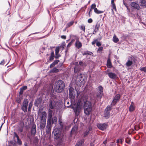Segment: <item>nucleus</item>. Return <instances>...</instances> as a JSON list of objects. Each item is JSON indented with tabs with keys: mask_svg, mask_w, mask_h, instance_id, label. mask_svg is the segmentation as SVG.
Here are the masks:
<instances>
[{
	"mask_svg": "<svg viewBox=\"0 0 146 146\" xmlns=\"http://www.w3.org/2000/svg\"><path fill=\"white\" fill-rule=\"evenodd\" d=\"M84 101V113L87 115H89L91 112L92 106L91 103L88 101H84V98H82L79 100L77 105L74 104L72 107L76 115L79 114L82 107V102Z\"/></svg>",
	"mask_w": 146,
	"mask_h": 146,
	"instance_id": "nucleus-1",
	"label": "nucleus"
},
{
	"mask_svg": "<svg viewBox=\"0 0 146 146\" xmlns=\"http://www.w3.org/2000/svg\"><path fill=\"white\" fill-rule=\"evenodd\" d=\"M65 87L64 82L61 80L57 81L54 86V90L57 92H61L64 89Z\"/></svg>",
	"mask_w": 146,
	"mask_h": 146,
	"instance_id": "nucleus-2",
	"label": "nucleus"
},
{
	"mask_svg": "<svg viewBox=\"0 0 146 146\" xmlns=\"http://www.w3.org/2000/svg\"><path fill=\"white\" fill-rule=\"evenodd\" d=\"M57 102V100L56 98H52L49 102V106L50 109H53L56 106Z\"/></svg>",
	"mask_w": 146,
	"mask_h": 146,
	"instance_id": "nucleus-3",
	"label": "nucleus"
},
{
	"mask_svg": "<svg viewBox=\"0 0 146 146\" xmlns=\"http://www.w3.org/2000/svg\"><path fill=\"white\" fill-rule=\"evenodd\" d=\"M83 76L82 74L78 75L75 80V82L77 86H80L82 82L83 81Z\"/></svg>",
	"mask_w": 146,
	"mask_h": 146,
	"instance_id": "nucleus-4",
	"label": "nucleus"
},
{
	"mask_svg": "<svg viewBox=\"0 0 146 146\" xmlns=\"http://www.w3.org/2000/svg\"><path fill=\"white\" fill-rule=\"evenodd\" d=\"M120 97V95L117 94L115 95L114 98L113 100L111 102V105L114 106L119 100Z\"/></svg>",
	"mask_w": 146,
	"mask_h": 146,
	"instance_id": "nucleus-5",
	"label": "nucleus"
},
{
	"mask_svg": "<svg viewBox=\"0 0 146 146\" xmlns=\"http://www.w3.org/2000/svg\"><path fill=\"white\" fill-rule=\"evenodd\" d=\"M55 136V139H58L60 136V134L58 129H55L53 132Z\"/></svg>",
	"mask_w": 146,
	"mask_h": 146,
	"instance_id": "nucleus-6",
	"label": "nucleus"
},
{
	"mask_svg": "<svg viewBox=\"0 0 146 146\" xmlns=\"http://www.w3.org/2000/svg\"><path fill=\"white\" fill-rule=\"evenodd\" d=\"M27 100H26L23 102V104L22 107L23 110L25 112L27 111Z\"/></svg>",
	"mask_w": 146,
	"mask_h": 146,
	"instance_id": "nucleus-7",
	"label": "nucleus"
},
{
	"mask_svg": "<svg viewBox=\"0 0 146 146\" xmlns=\"http://www.w3.org/2000/svg\"><path fill=\"white\" fill-rule=\"evenodd\" d=\"M107 125L105 123L98 124L97 125L98 128L101 130H103L106 129L107 127Z\"/></svg>",
	"mask_w": 146,
	"mask_h": 146,
	"instance_id": "nucleus-8",
	"label": "nucleus"
},
{
	"mask_svg": "<svg viewBox=\"0 0 146 146\" xmlns=\"http://www.w3.org/2000/svg\"><path fill=\"white\" fill-rule=\"evenodd\" d=\"M40 120H46V113L45 111H42L40 113Z\"/></svg>",
	"mask_w": 146,
	"mask_h": 146,
	"instance_id": "nucleus-9",
	"label": "nucleus"
},
{
	"mask_svg": "<svg viewBox=\"0 0 146 146\" xmlns=\"http://www.w3.org/2000/svg\"><path fill=\"white\" fill-rule=\"evenodd\" d=\"M14 138L15 139V143L17 142V141H16V139H15V138H16L17 139V143L19 145L21 144V140L19 139L18 135L15 132L14 133Z\"/></svg>",
	"mask_w": 146,
	"mask_h": 146,
	"instance_id": "nucleus-10",
	"label": "nucleus"
},
{
	"mask_svg": "<svg viewBox=\"0 0 146 146\" xmlns=\"http://www.w3.org/2000/svg\"><path fill=\"white\" fill-rule=\"evenodd\" d=\"M75 64L76 65V66L74 68V71L75 73H76L79 72L80 70V66L78 64V62H77L75 63Z\"/></svg>",
	"mask_w": 146,
	"mask_h": 146,
	"instance_id": "nucleus-11",
	"label": "nucleus"
},
{
	"mask_svg": "<svg viewBox=\"0 0 146 146\" xmlns=\"http://www.w3.org/2000/svg\"><path fill=\"white\" fill-rule=\"evenodd\" d=\"M108 76L111 79H115L117 78V75L113 72H109L108 74Z\"/></svg>",
	"mask_w": 146,
	"mask_h": 146,
	"instance_id": "nucleus-12",
	"label": "nucleus"
},
{
	"mask_svg": "<svg viewBox=\"0 0 146 146\" xmlns=\"http://www.w3.org/2000/svg\"><path fill=\"white\" fill-rule=\"evenodd\" d=\"M46 120H40V127L41 129H43L45 127Z\"/></svg>",
	"mask_w": 146,
	"mask_h": 146,
	"instance_id": "nucleus-13",
	"label": "nucleus"
},
{
	"mask_svg": "<svg viewBox=\"0 0 146 146\" xmlns=\"http://www.w3.org/2000/svg\"><path fill=\"white\" fill-rule=\"evenodd\" d=\"M36 126L35 124H33L32 127L31 129V134L34 135H35L36 133Z\"/></svg>",
	"mask_w": 146,
	"mask_h": 146,
	"instance_id": "nucleus-14",
	"label": "nucleus"
},
{
	"mask_svg": "<svg viewBox=\"0 0 146 146\" xmlns=\"http://www.w3.org/2000/svg\"><path fill=\"white\" fill-rule=\"evenodd\" d=\"M46 128L48 131H50L51 129V120L47 119Z\"/></svg>",
	"mask_w": 146,
	"mask_h": 146,
	"instance_id": "nucleus-15",
	"label": "nucleus"
},
{
	"mask_svg": "<svg viewBox=\"0 0 146 146\" xmlns=\"http://www.w3.org/2000/svg\"><path fill=\"white\" fill-rule=\"evenodd\" d=\"M131 6L137 9H140V7L139 4L134 2L131 3Z\"/></svg>",
	"mask_w": 146,
	"mask_h": 146,
	"instance_id": "nucleus-16",
	"label": "nucleus"
},
{
	"mask_svg": "<svg viewBox=\"0 0 146 146\" xmlns=\"http://www.w3.org/2000/svg\"><path fill=\"white\" fill-rule=\"evenodd\" d=\"M135 109L134 103L133 102H131V104L130 105L129 109V111L130 112L133 111Z\"/></svg>",
	"mask_w": 146,
	"mask_h": 146,
	"instance_id": "nucleus-17",
	"label": "nucleus"
},
{
	"mask_svg": "<svg viewBox=\"0 0 146 146\" xmlns=\"http://www.w3.org/2000/svg\"><path fill=\"white\" fill-rule=\"evenodd\" d=\"M75 45L76 47L78 49L80 48L82 46L81 43L78 40L76 41Z\"/></svg>",
	"mask_w": 146,
	"mask_h": 146,
	"instance_id": "nucleus-18",
	"label": "nucleus"
},
{
	"mask_svg": "<svg viewBox=\"0 0 146 146\" xmlns=\"http://www.w3.org/2000/svg\"><path fill=\"white\" fill-rule=\"evenodd\" d=\"M52 111L51 110H49V112L48 114V117L47 119L51 120L52 118Z\"/></svg>",
	"mask_w": 146,
	"mask_h": 146,
	"instance_id": "nucleus-19",
	"label": "nucleus"
},
{
	"mask_svg": "<svg viewBox=\"0 0 146 146\" xmlns=\"http://www.w3.org/2000/svg\"><path fill=\"white\" fill-rule=\"evenodd\" d=\"M78 129V127L77 126H75L72 129L71 131V133L72 134H73L75 133L77 131Z\"/></svg>",
	"mask_w": 146,
	"mask_h": 146,
	"instance_id": "nucleus-20",
	"label": "nucleus"
},
{
	"mask_svg": "<svg viewBox=\"0 0 146 146\" xmlns=\"http://www.w3.org/2000/svg\"><path fill=\"white\" fill-rule=\"evenodd\" d=\"M107 66L108 68H111L112 67V66L110 58H108L107 61Z\"/></svg>",
	"mask_w": 146,
	"mask_h": 146,
	"instance_id": "nucleus-21",
	"label": "nucleus"
},
{
	"mask_svg": "<svg viewBox=\"0 0 146 146\" xmlns=\"http://www.w3.org/2000/svg\"><path fill=\"white\" fill-rule=\"evenodd\" d=\"M70 98L71 99H74L75 96V93L74 92L72 93L69 94Z\"/></svg>",
	"mask_w": 146,
	"mask_h": 146,
	"instance_id": "nucleus-22",
	"label": "nucleus"
},
{
	"mask_svg": "<svg viewBox=\"0 0 146 146\" xmlns=\"http://www.w3.org/2000/svg\"><path fill=\"white\" fill-rule=\"evenodd\" d=\"M57 118L56 116L53 117L51 119V123H57Z\"/></svg>",
	"mask_w": 146,
	"mask_h": 146,
	"instance_id": "nucleus-23",
	"label": "nucleus"
},
{
	"mask_svg": "<svg viewBox=\"0 0 146 146\" xmlns=\"http://www.w3.org/2000/svg\"><path fill=\"white\" fill-rule=\"evenodd\" d=\"M133 64V62L130 60H128L126 63V66L127 67H129L132 65Z\"/></svg>",
	"mask_w": 146,
	"mask_h": 146,
	"instance_id": "nucleus-24",
	"label": "nucleus"
},
{
	"mask_svg": "<svg viewBox=\"0 0 146 146\" xmlns=\"http://www.w3.org/2000/svg\"><path fill=\"white\" fill-rule=\"evenodd\" d=\"M27 118H24L23 120V124L24 126L27 129Z\"/></svg>",
	"mask_w": 146,
	"mask_h": 146,
	"instance_id": "nucleus-25",
	"label": "nucleus"
},
{
	"mask_svg": "<svg viewBox=\"0 0 146 146\" xmlns=\"http://www.w3.org/2000/svg\"><path fill=\"white\" fill-rule=\"evenodd\" d=\"M84 143L83 140H80L76 143L75 146H82Z\"/></svg>",
	"mask_w": 146,
	"mask_h": 146,
	"instance_id": "nucleus-26",
	"label": "nucleus"
},
{
	"mask_svg": "<svg viewBox=\"0 0 146 146\" xmlns=\"http://www.w3.org/2000/svg\"><path fill=\"white\" fill-rule=\"evenodd\" d=\"M140 3L141 6L146 7V0H141Z\"/></svg>",
	"mask_w": 146,
	"mask_h": 146,
	"instance_id": "nucleus-27",
	"label": "nucleus"
},
{
	"mask_svg": "<svg viewBox=\"0 0 146 146\" xmlns=\"http://www.w3.org/2000/svg\"><path fill=\"white\" fill-rule=\"evenodd\" d=\"M27 89V86H24L20 89V92H19V94L21 95L23 93L24 90H25Z\"/></svg>",
	"mask_w": 146,
	"mask_h": 146,
	"instance_id": "nucleus-28",
	"label": "nucleus"
},
{
	"mask_svg": "<svg viewBox=\"0 0 146 146\" xmlns=\"http://www.w3.org/2000/svg\"><path fill=\"white\" fill-rule=\"evenodd\" d=\"M113 41L115 43H117L119 41L118 38L117 37L115 34H114L113 37Z\"/></svg>",
	"mask_w": 146,
	"mask_h": 146,
	"instance_id": "nucleus-29",
	"label": "nucleus"
},
{
	"mask_svg": "<svg viewBox=\"0 0 146 146\" xmlns=\"http://www.w3.org/2000/svg\"><path fill=\"white\" fill-rule=\"evenodd\" d=\"M98 93H102L103 92V88L101 86H100L98 87Z\"/></svg>",
	"mask_w": 146,
	"mask_h": 146,
	"instance_id": "nucleus-30",
	"label": "nucleus"
},
{
	"mask_svg": "<svg viewBox=\"0 0 146 146\" xmlns=\"http://www.w3.org/2000/svg\"><path fill=\"white\" fill-rule=\"evenodd\" d=\"M100 27V25H96L95 27V28L93 34H94V33H96L97 32L99 29Z\"/></svg>",
	"mask_w": 146,
	"mask_h": 146,
	"instance_id": "nucleus-31",
	"label": "nucleus"
},
{
	"mask_svg": "<svg viewBox=\"0 0 146 146\" xmlns=\"http://www.w3.org/2000/svg\"><path fill=\"white\" fill-rule=\"evenodd\" d=\"M54 51H52L51 52V55L50 57V60H52L54 59Z\"/></svg>",
	"mask_w": 146,
	"mask_h": 146,
	"instance_id": "nucleus-32",
	"label": "nucleus"
},
{
	"mask_svg": "<svg viewBox=\"0 0 146 146\" xmlns=\"http://www.w3.org/2000/svg\"><path fill=\"white\" fill-rule=\"evenodd\" d=\"M102 38V37H101L100 38H98L97 39H95L92 42V45H94L97 42L98 40H100Z\"/></svg>",
	"mask_w": 146,
	"mask_h": 146,
	"instance_id": "nucleus-33",
	"label": "nucleus"
},
{
	"mask_svg": "<svg viewBox=\"0 0 146 146\" xmlns=\"http://www.w3.org/2000/svg\"><path fill=\"white\" fill-rule=\"evenodd\" d=\"M94 12L97 14L101 13L103 12V11L98 10L97 8H95V9H94Z\"/></svg>",
	"mask_w": 146,
	"mask_h": 146,
	"instance_id": "nucleus-34",
	"label": "nucleus"
},
{
	"mask_svg": "<svg viewBox=\"0 0 146 146\" xmlns=\"http://www.w3.org/2000/svg\"><path fill=\"white\" fill-rule=\"evenodd\" d=\"M92 54V53L91 52H90L88 51H85L83 53V55H86V54H89L90 55H91Z\"/></svg>",
	"mask_w": 146,
	"mask_h": 146,
	"instance_id": "nucleus-35",
	"label": "nucleus"
},
{
	"mask_svg": "<svg viewBox=\"0 0 146 146\" xmlns=\"http://www.w3.org/2000/svg\"><path fill=\"white\" fill-rule=\"evenodd\" d=\"M103 95V94L102 93H98L97 94L96 96L97 98H101L102 97V96Z\"/></svg>",
	"mask_w": 146,
	"mask_h": 146,
	"instance_id": "nucleus-36",
	"label": "nucleus"
},
{
	"mask_svg": "<svg viewBox=\"0 0 146 146\" xmlns=\"http://www.w3.org/2000/svg\"><path fill=\"white\" fill-rule=\"evenodd\" d=\"M110 113L109 111H106L105 110L104 112V115L105 117H107L110 115Z\"/></svg>",
	"mask_w": 146,
	"mask_h": 146,
	"instance_id": "nucleus-37",
	"label": "nucleus"
},
{
	"mask_svg": "<svg viewBox=\"0 0 146 146\" xmlns=\"http://www.w3.org/2000/svg\"><path fill=\"white\" fill-rule=\"evenodd\" d=\"M74 22L73 21H71L70 23H68L66 26L67 27H69L72 26L74 23Z\"/></svg>",
	"mask_w": 146,
	"mask_h": 146,
	"instance_id": "nucleus-38",
	"label": "nucleus"
},
{
	"mask_svg": "<svg viewBox=\"0 0 146 146\" xmlns=\"http://www.w3.org/2000/svg\"><path fill=\"white\" fill-rule=\"evenodd\" d=\"M130 141L131 139L128 137L126 138L125 140V142L128 144H129Z\"/></svg>",
	"mask_w": 146,
	"mask_h": 146,
	"instance_id": "nucleus-39",
	"label": "nucleus"
},
{
	"mask_svg": "<svg viewBox=\"0 0 146 146\" xmlns=\"http://www.w3.org/2000/svg\"><path fill=\"white\" fill-rule=\"evenodd\" d=\"M74 92V89L72 87H70L69 88V94H70Z\"/></svg>",
	"mask_w": 146,
	"mask_h": 146,
	"instance_id": "nucleus-40",
	"label": "nucleus"
},
{
	"mask_svg": "<svg viewBox=\"0 0 146 146\" xmlns=\"http://www.w3.org/2000/svg\"><path fill=\"white\" fill-rule=\"evenodd\" d=\"M111 110V107L110 106H107L106 108L105 109L106 111H109Z\"/></svg>",
	"mask_w": 146,
	"mask_h": 146,
	"instance_id": "nucleus-41",
	"label": "nucleus"
},
{
	"mask_svg": "<svg viewBox=\"0 0 146 146\" xmlns=\"http://www.w3.org/2000/svg\"><path fill=\"white\" fill-rule=\"evenodd\" d=\"M80 29L83 31H85V26L84 25H82L80 27Z\"/></svg>",
	"mask_w": 146,
	"mask_h": 146,
	"instance_id": "nucleus-42",
	"label": "nucleus"
},
{
	"mask_svg": "<svg viewBox=\"0 0 146 146\" xmlns=\"http://www.w3.org/2000/svg\"><path fill=\"white\" fill-rule=\"evenodd\" d=\"M58 71V70L56 68H54L52 70V72H57Z\"/></svg>",
	"mask_w": 146,
	"mask_h": 146,
	"instance_id": "nucleus-43",
	"label": "nucleus"
},
{
	"mask_svg": "<svg viewBox=\"0 0 146 146\" xmlns=\"http://www.w3.org/2000/svg\"><path fill=\"white\" fill-rule=\"evenodd\" d=\"M96 5L94 4H93L91 6V9H92V10L94 9H94L96 8Z\"/></svg>",
	"mask_w": 146,
	"mask_h": 146,
	"instance_id": "nucleus-44",
	"label": "nucleus"
},
{
	"mask_svg": "<svg viewBox=\"0 0 146 146\" xmlns=\"http://www.w3.org/2000/svg\"><path fill=\"white\" fill-rule=\"evenodd\" d=\"M56 146H63V143L61 142H58L56 145Z\"/></svg>",
	"mask_w": 146,
	"mask_h": 146,
	"instance_id": "nucleus-45",
	"label": "nucleus"
},
{
	"mask_svg": "<svg viewBox=\"0 0 146 146\" xmlns=\"http://www.w3.org/2000/svg\"><path fill=\"white\" fill-rule=\"evenodd\" d=\"M103 47H99L97 51L99 52H101L103 49Z\"/></svg>",
	"mask_w": 146,
	"mask_h": 146,
	"instance_id": "nucleus-46",
	"label": "nucleus"
},
{
	"mask_svg": "<svg viewBox=\"0 0 146 146\" xmlns=\"http://www.w3.org/2000/svg\"><path fill=\"white\" fill-rule=\"evenodd\" d=\"M59 52V47H57L55 49V54H58Z\"/></svg>",
	"mask_w": 146,
	"mask_h": 146,
	"instance_id": "nucleus-47",
	"label": "nucleus"
},
{
	"mask_svg": "<svg viewBox=\"0 0 146 146\" xmlns=\"http://www.w3.org/2000/svg\"><path fill=\"white\" fill-rule=\"evenodd\" d=\"M89 130H87L84 133V136H86L89 133Z\"/></svg>",
	"mask_w": 146,
	"mask_h": 146,
	"instance_id": "nucleus-48",
	"label": "nucleus"
},
{
	"mask_svg": "<svg viewBox=\"0 0 146 146\" xmlns=\"http://www.w3.org/2000/svg\"><path fill=\"white\" fill-rule=\"evenodd\" d=\"M141 71H143L144 72H146V68L145 67H143L140 69Z\"/></svg>",
	"mask_w": 146,
	"mask_h": 146,
	"instance_id": "nucleus-49",
	"label": "nucleus"
},
{
	"mask_svg": "<svg viewBox=\"0 0 146 146\" xmlns=\"http://www.w3.org/2000/svg\"><path fill=\"white\" fill-rule=\"evenodd\" d=\"M112 9H114L115 11H116V6L115 4H112Z\"/></svg>",
	"mask_w": 146,
	"mask_h": 146,
	"instance_id": "nucleus-50",
	"label": "nucleus"
},
{
	"mask_svg": "<svg viewBox=\"0 0 146 146\" xmlns=\"http://www.w3.org/2000/svg\"><path fill=\"white\" fill-rule=\"evenodd\" d=\"M72 43V42L71 41L68 44L67 46V48H69L70 47Z\"/></svg>",
	"mask_w": 146,
	"mask_h": 146,
	"instance_id": "nucleus-51",
	"label": "nucleus"
},
{
	"mask_svg": "<svg viewBox=\"0 0 146 146\" xmlns=\"http://www.w3.org/2000/svg\"><path fill=\"white\" fill-rule=\"evenodd\" d=\"M96 45L98 46H100L101 45V44L100 42H97L96 43Z\"/></svg>",
	"mask_w": 146,
	"mask_h": 146,
	"instance_id": "nucleus-52",
	"label": "nucleus"
},
{
	"mask_svg": "<svg viewBox=\"0 0 146 146\" xmlns=\"http://www.w3.org/2000/svg\"><path fill=\"white\" fill-rule=\"evenodd\" d=\"M59 62V60H55L54 62H53L55 65L58 64V63Z\"/></svg>",
	"mask_w": 146,
	"mask_h": 146,
	"instance_id": "nucleus-53",
	"label": "nucleus"
},
{
	"mask_svg": "<svg viewBox=\"0 0 146 146\" xmlns=\"http://www.w3.org/2000/svg\"><path fill=\"white\" fill-rule=\"evenodd\" d=\"M79 65L81 66H83L84 65V63L82 61L79 62Z\"/></svg>",
	"mask_w": 146,
	"mask_h": 146,
	"instance_id": "nucleus-54",
	"label": "nucleus"
},
{
	"mask_svg": "<svg viewBox=\"0 0 146 146\" xmlns=\"http://www.w3.org/2000/svg\"><path fill=\"white\" fill-rule=\"evenodd\" d=\"M55 55H56V56H55V58H59L60 56V55L59 54H55Z\"/></svg>",
	"mask_w": 146,
	"mask_h": 146,
	"instance_id": "nucleus-55",
	"label": "nucleus"
},
{
	"mask_svg": "<svg viewBox=\"0 0 146 146\" xmlns=\"http://www.w3.org/2000/svg\"><path fill=\"white\" fill-rule=\"evenodd\" d=\"M32 104H31V103L30 104H29V108L28 109V110L29 111V110H30L31 108L32 107Z\"/></svg>",
	"mask_w": 146,
	"mask_h": 146,
	"instance_id": "nucleus-56",
	"label": "nucleus"
},
{
	"mask_svg": "<svg viewBox=\"0 0 146 146\" xmlns=\"http://www.w3.org/2000/svg\"><path fill=\"white\" fill-rule=\"evenodd\" d=\"M92 19H89L88 20V22L89 23H92Z\"/></svg>",
	"mask_w": 146,
	"mask_h": 146,
	"instance_id": "nucleus-57",
	"label": "nucleus"
},
{
	"mask_svg": "<svg viewBox=\"0 0 146 146\" xmlns=\"http://www.w3.org/2000/svg\"><path fill=\"white\" fill-rule=\"evenodd\" d=\"M55 65H54V64L53 63H52L51 64V65H50V68H52V67H53L54 66H55Z\"/></svg>",
	"mask_w": 146,
	"mask_h": 146,
	"instance_id": "nucleus-58",
	"label": "nucleus"
},
{
	"mask_svg": "<svg viewBox=\"0 0 146 146\" xmlns=\"http://www.w3.org/2000/svg\"><path fill=\"white\" fill-rule=\"evenodd\" d=\"M61 37L62 38V39H66V36H64V35H62V36H61Z\"/></svg>",
	"mask_w": 146,
	"mask_h": 146,
	"instance_id": "nucleus-59",
	"label": "nucleus"
},
{
	"mask_svg": "<svg viewBox=\"0 0 146 146\" xmlns=\"http://www.w3.org/2000/svg\"><path fill=\"white\" fill-rule=\"evenodd\" d=\"M60 123V125L61 128H63V123L62 122H61V123Z\"/></svg>",
	"mask_w": 146,
	"mask_h": 146,
	"instance_id": "nucleus-60",
	"label": "nucleus"
},
{
	"mask_svg": "<svg viewBox=\"0 0 146 146\" xmlns=\"http://www.w3.org/2000/svg\"><path fill=\"white\" fill-rule=\"evenodd\" d=\"M23 127L21 126V127L20 128V129H19V130L21 132H22L23 131Z\"/></svg>",
	"mask_w": 146,
	"mask_h": 146,
	"instance_id": "nucleus-61",
	"label": "nucleus"
},
{
	"mask_svg": "<svg viewBox=\"0 0 146 146\" xmlns=\"http://www.w3.org/2000/svg\"><path fill=\"white\" fill-rule=\"evenodd\" d=\"M4 64V60L2 61L0 63V64Z\"/></svg>",
	"mask_w": 146,
	"mask_h": 146,
	"instance_id": "nucleus-62",
	"label": "nucleus"
},
{
	"mask_svg": "<svg viewBox=\"0 0 146 146\" xmlns=\"http://www.w3.org/2000/svg\"><path fill=\"white\" fill-rule=\"evenodd\" d=\"M58 122L59 123H61L62 122V119L61 117L59 118Z\"/></svg>",
	"mask_w": 146,
	"mask_h": 146,
	"instance_id": "nucleus-63",
	"label": "nucleus"
},
{
	"mask_svg": "<svg viewBox=\"0 0 146 146\" xmlns=\"http://www.w3.org/2000/svg\"><path fill=\"white\" fill-rule=\"evenodd\" d=\"M92 10L90 9V11L89 12V15H90V14H91L92 13Z\"/></svg>",
	"mask_w": 146,
	"mask_h": 146,
	"instance_id": "nucleus-64",
	"label": "nucleus"
}]
</instances>
